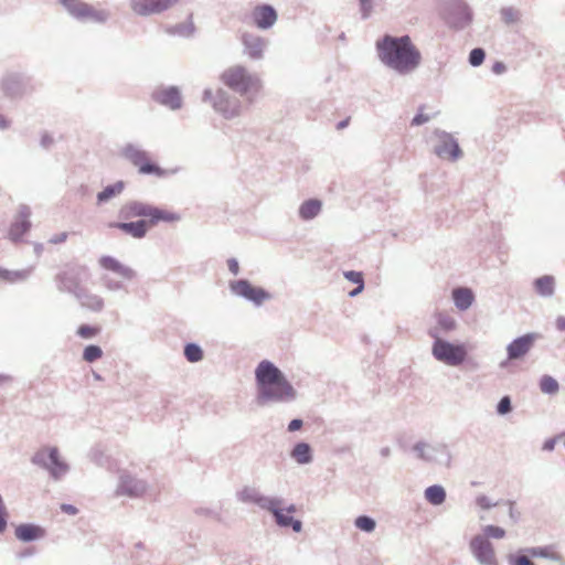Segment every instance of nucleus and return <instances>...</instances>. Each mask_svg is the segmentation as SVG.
Segmentation results:
<instances>
[{
    "label": "nucleus",
    "instance_id": "nucleus-1",
    "mask_svg": "<svg viewBox=\"0 0 565 565\" xmlns=\"http://www.w3.org/2000/svg\"><path fill=\"white\" fill-rule=\"evenodd\" d=\"M376 47L381 61L398 73H411L420 64L422 54L408 35H385L377 42Z\"/></svg>",
    "mask_w": 565,
    "mask_h": 565
},
{
    "label": "nucleus",
    "instance_id": "nucleus-2",
    "mask_svg": "<svg viewBox=\"0 0 565 565\" xmlns=\"http://www.w3.org/2000/svg\"><path fill=\"white\" fill-rule=\"evenodd\" d=\"M260 404L269 401L281 402L292 399L295 390L281 371L269 361H262L255 371Z\"/></svg>",
    "mask_w": 565,
    "mask_h": 565
},
{
    "label": "nucleus",
    "instance_id": "nucleus-3",
    "mask_svg": "<svg viewBox=\"0 0 565 565\" xmlns=\"http://www.w3.org/2000/svg\"><path fill=\"white\" fill-rule=\"evenodd\" d=\"M122 218L147 217L149 226H154L159 222L173 223L180 220V216L169 210L160 209L141 202H129L120 210Z\"/></svg>",
    "mask_w": 565,
    "mask_h": 565
},
{
    "label": "nucleus",
    "instance_id": "nucleus-4",
    "mask_svg": "<svg viewBox=\"0 0 565 565\" xmlns=\"http://www.w3.org/2000/svg\"><path fill=\"white\" fill-rule=\"evenodd\" d=\"M429 334L435 339L431 353L437 361L450 366H458L467 360L468 350L465 344L440 339L436 329L430 330Z\"/></svg>",
    "mask_w": 565,
    "mask_h": 565
},
{
    "label": "nucleus",
    "instance_id": "nucleus-5",
    "mask_svg": "<svg viewBox=\"0 0 565 565\" xmlns=\"http://www.w3.org/2000/svg\"><path fill=\"white\" fill-rule=\"evenodd\" d=\"M221 81L231 89L246 94L252 89L259 88V82L254 76L249 75L242 66H232L225 70L221 75Z\"/></svg>",
    "mask_w": 565,
    "mask_h": 565
},
{
    "label": "nucleus",
    "instance_id": "nucleus-6",
    "mask_svg": "<svg viewBox=\"0 0 565 565\" xmlns=\"http://www.w3.org/2000/svg\"><path fill=\"white\" fill-rule=\"evenodd\" d=\"M33 462L45 467L54 478L63 476L68 468L55 447H45L39 450L33 457Z\"/></svg>",
    "mask_w": 565,
    "mask_h": 565
},
{
    "label": "nucleus",
    "instance_id": "nucleus-7",
    "mask_svg": "<svg viewBox=\"0 0 565 565\" xmlns=\"http://www.w3.org/2000/svg\"><path fill=\"white\" fill-rule=\"evenodd\" d=\"M125 157L137 167L142 174H154L157 177H163L166 174V171L153 163L145 151L128 147L125 150Z\"/></svg>",
    "mask_w": 565,
    "mask_h": 565
},
{
    "label": "nucleus",
    "instance_id": "nucleus-8",
    "mask_svg": "<svg viewBox=\"0 0 565 565\" xmlns=\"http://www.w3.org/2000/svg\"><path fill=\"white\" fill-rule=\"evenodd\" d=\"M64 8L75 18L81 20L104 21L107 17L105 11L96 10L82 0H61Z\"/></svg>",
    "mask_w": 565,
    "mask_h": 565
},
{
    "label": "nucleus",
    "instance_id": "nucleus-9",
    "mask_svg": "<svg viewBox=\"0 0 565 565\" xmlns=\"http://www.w3.org/2000/svg\"><path fill=\"white\" fill-rule=\"evenodd\" d=\"M205 99L211 100L215 110L222 113L225 117H233L239 114V102L230 97L224 90L218 89L215 95L205 92Z\"/></svg>",
    "mask_w": 565,
    "mask_h": 565
},
{
    "label": "nucleus",
    "instance_id": "nucleus-10",
    "mask_svg": "<svg viewBox=\"0 0 565 565\" xmlns=\"http://www.w3.org/2000/svg\"><path fill=\"white\" fill-rule=\"evenodd\" d=\"M470 548L482 565H498L492 544L483 536L477 535L470 542Z\"/></svg>",
    "mask_w": 565,
    "mask_h": 565
},
{
    "label": "nucleus",
    "instance_id": "nucleus-11",
    "mask_svg": "<svg viewBox=\"0 0 565 565\" xmlns=\"http://www.w3.org/2000/svg\"><path fill=\"white\" fill-rule=\"evenodd\" d=\"M180 0H131V9L139 15H150L160 13Z\"/></svg>",
    "mask_w": 565,
    "mask_h": 565
},
{
    "label": "nucleus",
    "instance_id": "nucleus-12",
    "mask_svg": "<svg viewBox=\"0 0 565 565\" xmlns=\"http://www.w3.org/2000/svg\"><path fill=\"white\" fill-rule=\"evenodd\" d=\"M277 12L269 4H258L250 12V20L259 29H268L277 21Z\"/></svg>",
    "mask_w": 565,
    "mask_h": 565
},
{
    "label": "nucleus",
    "instance_id": "nucleus-13",
    "mask_svg": "<svg viewBox=\"0 0 565 565\" xmlns=\"http://www.w3.org/2000/svg\"><path fill=\"white\" fill-rule=\"evenodd\" d=\"M539 338L536 333H527L513 340L507 348L509 360L523 358Z\"/></svg>",
    "mask_w": 565,
    "mask_h": 565
},
{
    "label": "nucleus",
    "instance_id": "nucleus-14",
    "mask_svg": "<svg viewBox=\"0 0 565 565\" xmlns=\"http://www.w3.org/2000/svg\"><path fill=\"white\" fill-rule=\"evenodd\" d=\"M231 287L236 295L245 297L258 305L268 298V294L265 290L250 285L247 280H237L233 282Z\"/></svg>",
    "mask_w": 565,
    "mask_h": 565
},
{
    "label": "nucleus",
    "instance_id": "nucleus-15",
    "mask_svg": "<svg viewBox=\"0 0 565 565\" xmlns=\"http://www.w3.org/2000/svg\"><path fill=\"white\" fill-rule=\"evenodd\" d=\"M279 505L280 502L275 499L274 509H268V511L275 515L277 523L281 526H291L294 531L299 532L301 530V522L295 520L290 515V513L295 512V508H288L287 512L285 513L284 510L279 508Z\"/></svg>",
    "mask_w": 565,
    "mask_h": 565
},
{
    "label": "nucleus",
    "instance_id": "nucleus-16",
    "mask_svg": "<svg viewBox=\"0 0 565 565\" xmlns=\"http://www.w3.org/2000/svg\"><path fill=\"white\" fill-rule=\"evenodd\" d=\"M109 227L118 228L126 234L131 235L135 238H142L146 236L149 223L146 220H140L137 222H116L110 223Z\"/></svg>",
    "mask_w": 565,
    "mask_h": 565
},
{
    "label": "nucleus",
    "instance_id": "nucleus-17",
    "mask_svg": "<svg viewBox=\"0 0 565 565\" xmlns=\"http://www.w3.org/2000/svg\"><path fill=\"white\" fill-rule=\"evenodd\" d=\"M239 500L246 503H255L262 509L268 510L274 509V500L270 498L263 497L259 491L255 488L246 487L239 494Z\"/></svg>",
    "mask_w": 565,
    "mask_h": 565
},
{
    "label": "nucleus",
    "instance_id": "nucleus-18",
    "mask_svg": "<svg viewBox=\"0 0 565 565\" xmlns=\"http://www.w3.org/2000/svg\"><path fill=\"white\" fill-rule=\"evenodd\" d=\"M98 263L104 269L114 271L126 279L135 277V271L130 267L122 265L111 256H102Z\"/></svg>",
    "mask_w": 565,
    "mask_h": 565
},
{
    "label": "nucleus",
    "instance_id": "nucleus-19",
    "mask_svg": "<svg viewBox=\"0 0 565 565\" xmlns=\"http://www.w3.org/2000/svg\"><path fill=\"white\" fill-rule=\"evenodd\" d=\"M153 97L158 103L168 106L171 109H178L181 107L182 100L177 88L170 87L160 89L153 94Z\"/></svg>",
    "mask_w": 565,
    "mask_h": 565
},
{
    "label": "nucleus",
    "instance_id": "nucleus-20",
    "mask_svg": "<svg viewBox=\"0 0 565 565\" xmlns=\"http://www.w3.org/2000/svg\"><path fill=\"white\" fill-rule=\"evenodd\" d=\"M435 152L438 157L447 159H457L460 156V149L457 142L447 135L441 138Z\"/></svg>",
    "mask_w": 565,
    "mask_h": 565
},
{
    "label": "nucleus",
    "instance_id": "nucleus-21",
    "mask_svg": "<svg viewBox=\"0 0 565 565\" xmlns=\"http://www.w3.org/2000/svg\"><path fill=\"white\" fill-rule=\"evenodd\" d=\"M14 533L17 539L23 542L39 540L45 535L44 529L34 524H20L15 527Z\"/></svg>",
    "mask_w": 565,
    "mask_h": 565
},
{
    "label": "nucleus",
    "instance_id": "nucleus-22",
    "mask_svg": "<svg viewBox=\"0 0 565 565\" xmlns=\"http://www.w3.org/2000/svg\"><path fill=\"white\" fill-rule=\"evenodd\" d=\"M243 42L250 57L258 58L262 56L265 47V42L262 38L246 34L243 38Z\"/></svg>",
    "mask_w": 565,
    "mask_h": 565
},
{
    "label": "nucleus",
    "instance_id": "nucleus-23",
    "mask_svg": "<svg viewBox=\"0 0 565 565\" xmlns=\"http://www.w3.org/2000/svg\"><path fill=\"white\" fill-rule=\"evenodd\" d=\"M452 298L458 309L466 310L473 301V294L468 288H456L452 291Z\"/></svg>",
    "mask_w": 565,
    "mask_h": 565
},
{
    "label": "nucleus",
    "instance_id": "nucleus-24",
    "mask_svg": "<svg viewBox=\"0 0 565 565\" xmlns=\"http://www.w3.org/2000/svg\"><path fill=\"white\" fill-rule=\"evenodd\" d=\"M554 277L548 275L542 276L534 281L536 292L543 297L552 296L554 292Z\"/></svg>",
    "mask_w": 565,
    "mask_h": 565
},
{
    "label": "nucleus",
    "instance_id": "nucleus-25",
    "mask_svg": "<svg viewBox=\"0 0 565 565\" xmlns=\"http://www.w3.org/2000/svg\"><path fill=\"white\" fill-rule=\"evenodd\" d=\"M321 210V202L319 200L305 201L300 209L299 214L303 220L313 218Z\"/></svg>",
    "mask_w": 565,
    "mask_h": 565
},
{
    "label": "nucleus",
    "instance_id": "nucleus-26",
    "mask_svg": "<svg viewBox=\"0 0 565 565\" xmlns=\"http://www.w3.org/2000/svg\"><path fill=\"white\" fill-rule=\"evenodd\" d=\"M29 211L24 209L20 212L19 220L12 225L11 227V235L12 236H22L25 234L30 228V222H29Z\"/></svg>",
    "mask_w": 565,
    "mask_h": 565
},
{
    "label": "nucleus",
    "instance_id": "nucleus-27",
    "mask_svg": "<svg viewBox=\"0 0 565 565\" xmlns=\"http://www.w3.org/2000/svg\"><path fill=\"white\" fill-rule=\"evenodd\" d=\"M291 456L298 463L310 462L311 461L310 446L306 443L297 444L291 452Z\"/></svg>",
    "mask_w": 565,
    "mask_h": 565
},
{
    "label": "nucleus",
    "instance_id": "nucleus-28",
    "mask_svg": "<svg viewBox=\"0 0 565 565\" xmlns=\"http://www.w3.org/2000/svg\"><path fill=\"white\" fill-rule=\"evenodd\" d=\"M425 498L431 504H441L445 501L446 493L443 487L440 486H431L428 487L425 491Z\"/></svg>",
    "mask_w": 565,
    "mask_h": 565
},
{
    "label": "nucleus",
    "instance_id": "nucleus-29",
    "mask_svg": "<svg viewBox=\"0 0 565 565\" xmlns=\"http://www.w3.org/2000/svg\"><path fill=\"white\" fill-rule=\"evenodd\" d=\"M74 274L68 270H64L57 275V280L62 285V288L68 291H75L79 288V281L76 280Z\"/></svg>",
    "mask_w": 565,
    "mask_h": 565
},
{
    "label": "nucleus",
    "instance_id": "nucleus-30",
    "mask_svg": "<svg viewBox=\"0 0 565 565\" xmlns=\"http://www.w3.org/2000/svg\"><path fill=\"white\" fill-rule=\"evenodd\" d=\"M124 190V183L117 182L115 184L106 186L102 192L98 193L97 199L99 202L107 201L117 194L121 193Z\"/></svg>",
    "mask_w": 565,
    "mask_h": 565
},
{
    "label": "nucleus",
    "instance_id": "nucleus-31",
    "mask_svg": "<svg viewBox=\"0 0 565 565\" xmlns=\"http://www.w3.org/2000/svg\"><path fill=\"white\" fill-rule=\"evenodd\" d=\"M344 277L348 280H350L351 282L358 285V287L355 289L350 291V296L351 297H354V296L359 295L363 290V288H364V280H363L362 273L350 270V271H345L344 273Z\"/></svg>",
    "mask_w": 565,
    "mask_h": 565
},
{
    "label": "nucleus",
    "instance_id": "nucleus-32",
    "mask_svg": "<svg viewBox=\"0 0 565 565\" xmlns=\"http://www.w3.org/2000/svg\"><path fill=\"white\" fill-rule=\"evenodd\" d=\"M541 391L547 394H554L558 391V383L550 375H544L540 382Z\"/></svg>",
    "mask_w": 565,
    "mask_h": 565
},
{
    "label": "nucleus",
    "instance_id": "nucleus-33",
    "mask_svg": "<svg viewBox=\"0 0 565 565\" xmlns=\"http://www.w3.org/2000/svg\"><path fill=\"white\" fill-rule=\"evenodd\" d=\"M184 355L190 362L201 361L203 358V352L201 348L196 344H188L184 349Z\"/></svg>",
    "mask_w": 565,
    "mask_h": 565
},
{
    "label": "nucleus",
    "instance_id": "nucleus-34",
    "mask_svg": "<svg viewBox=\"0 0 565 565\" xmlns=\"http://www.w3.org/2000/svg\"><path fill=\"white\" fill-rule=\"evenodd\" d=\"M102 355H103V351L97 345H88L85 348V350L83 352V359L89 363L100 359Z\"/></svg>",
    "mask_w": 565,
    "mask_h": 565
},
{
    "label": "nucleus",
    "instance_id": "nucleus-35",
    "mask_svg": "<svg viewBox=\"0 0 565 565\" xmlns=\"http://www.w3.org/2000/svg\"><path fill=\"white\" fill-rule=\"evenodd\" d=\"M355 525L358 529L365 531V532H372L375 529V522L369 516H359L355 520Z\"/></svg>",
    "mask_w": 565,
    "mask_h": 565
},
{
    "label": "nucleus",
    "instance_id": "nucleus-36",
    "mask_svg": "<svg viewBox=\"0 0 565 565\" xmlns=\"http://www.w3.org/2000/svg\"><path fill=\"white\" fill-rule=\"evenodd\" d=\"M99 332L98 327H92L87 324H83L78 328L77 334L83 339H90L97 335Z\"/></svg>",
    "mask_w": 565,
    "mask_h": 565
},
{
    "label": "nucleus",
    "instance_id": "nucleus-37",
    "mask_svg": "<svg viewBox=\"0 0 565 565\" xmlns=\"http://www.w3.org/2000/svg\"><path fill=\"white\" fill-rule=\"evenodd\" d=\"M484 60V51L482 49H473L470 52L469 62L473 66H479Z\"/></svg>",
    "mask_w": 565,
    "mask_h": 565
},
{
    "label": "nucleus",
    "instance_id": "nucleus-38",
    "mask_svg": "<svg viewBox=\"0 0 565 565\" xmlns=\"http://www.w3.org/2000/svg\"><path fill=\"white\" fill-rule=\"evenodd\" d=\"M438 326H439L440 330H443V331H450V330L455 329L456 322L450 317L439 315Z\"/></svg>",
    "mask_w": 565,
    "mask_h": 565
},
{
    "label": "nucleus",
    "instance_id": "nucleus-39",
    "mask_svg": "<svg viewBox=\"0 0 565 565\" xmlns=\"http://www.w3.org/2000/svg\"><path fill=\"white\" fill-rule=\"evenodd\" d=\"M483 532L487 536L493 539H502L505 535V531L499 526L488 525L483 529Z\"/></svg>",
    "mask_w": 565,
    "mask_h": 565
},
{
    "label": "nucleus",
    "instance_id": "nucleus-40",
    "mask_svg": "<svg viewBox=\"0 0 565 565\" xmlns=\"http://www.w3.org/2000/svg\"><path fill=\"white\" fill-rule=\"evenodd\" d=\"M501 15L505 23H513L519 19V12L512 8L502 9Z\"/></svg>",
    "mask_w": 565,
    "mask_h": 565
},
{
    "label": "nucleus",
    "instance_id": "nucleus-41",
    "mask_svg": "<svg viewBox=\"0 0 565 565\" xmlns=\"http://www.w3.org/2000/svg\"><path fill=\"white\" fill-rule=\"evenodd\" d=\"M529 552L534 557H551V558L556 557L555 553L551 548H547V547L531 548Z\"/></svg>",
    "mask_w": 565,
    "mask_h": 565
},
{
    "label": "nucleus",
    "instance_id": "nucleus-42",
    "mask_svg": "<svg viewBox=\"0 0 565 565\" xmlns=\"http://www.w3.org/2000/svg\"><path fill=\"white\" fill-rule=\"evenodd\" d=\"M0 277L2 279H6L8 281H15L19 279H23L24 275L18 271H10L7 269H0Z\"/></svg>",
    "mask_w": 565,
    "mask_h": 565
},
{
    "label": "nucleus",
    "instance_id": "nucleus-43",
    "mask_svg": "<svg viewBox=\"0 0 565 565\" xmlns=\"http://www.w3.org/2000/svg\"><path fill=\"white\" fill-rule=\"evenodd\" d=\"M511 411V401L504 396L498 404V413L504 415Z\"/></svg>",
    "mask_w": 565,
    "mask_h": 565
},
{
    "label": "nucleus",
    "instance_id": "nucleus-44",
    "mask_svg": "<svg viewBox=\"0 0 565 565\" xmlns=\"http://www.w3.org/2000/svg\"><path fill=\"white\" fill-rule=\"evenodd\" d=\"M478 505L482 509H490L491 507L495 505V503H491L487 497L482 495L477 499Z\"/></svg>",
    "mask_w": 565,
    "mask_h": 565
},
{
    "label": "nucleus",
    "instance_id": "nucleus-45",
    "mask_svg": "<svg viewBox=\"0 0 565 565\" xmlns=\"http://www.w3.org/2000/svg\"><path fill=\"white\" fill-rule=\"evenodd\" d=\"M429 120V117L424 114H418L413 118L412 125L419 126Z\"/></svg>",
    "mask_w": 565,
    "mask_h": 565
},
{
    "label": "nucleus",
    "instance_id": "nucleus-46",
    "mask_svg": "<svg viewBox=\"0 0 565 565\" xmlns=\"http://www.w3.org/2000/svg\"><path fill=\"white\" fill-rule=\"evenodd\" d=\"M513 565H534V563L526 556L515 557Z\"/></svg>",
    "mask_w": 565,
    "mask_h": 565
},
{
    "label": "nucleus",
    "instance_id": "nucleus-47",
    "mask_svg": "<svg viewBox=\"0 0 565 565\" xmlns=\"http://www.w3.org/2000/svg\"><path fill=\"white\" fill-rule=\"evenodd\" d=\"M61 510L70 515H75L78 512V510L72 504H62Z\"/></svg>",
    "mask_w": 565,
    "mask_h": 565
},
{
    "label": "nucleus",
    "instance_id": "nucleus-48",
    "mask_svg": "<svg viewBox=\"0 0 565 565\" xmlns=\"http://www.w3.org/2000/svg\"><path fill=\"white\" fill-rule=\"evenodd\" d=\"M302 427V420L301 419H292L288 425L289 431H296Z\"/></svg>",
    "mask_w": 565,
    "mask_h": 565
},
{
    "label": "nucleus",
    "instance_id": "nucleus-49",
    "mask_svg": "<svg viewBox=\"0 0 565 565\" xmlns=\"http://www.w3.org/2000/svg\"><path fill=\"white\" fill-rule=\"evenodd\" d=\"M142 491H143V486L141 483H136L134 489H125V492H127L130 495H138Z\"/></svg>",
    "mask_w": 565,
    "mask_h": 565
},
{
    "label": "nucleus",
    "instance_id": "nucleus-50",
    "mask_svg": "<svg viewBox=\"0 0 565 565\" xmlns=\"http://www.w3.org/2000/svg\"><path fill=\"white\" fill-rule=\"evenodd\" d=\"M227 266H228V269L231 270V273H233L234 275L238 274L239 266H238V263L236 262V259H230L227 262Z\"/></svg>",
    "mask_w": 565,
    "mask_h": 565
},
{
    "label": "nucleus",
    "instance_id": "nucleus-51",
    "mask_svg": "<svg viewBox=\"0 0 565 565\" xmlns=\"http://www.w3.org/2000/svg\"><path fill=\"white\" fill-rule=\"evenodd\" d=\"M558 438H561V436H557L556 438L546 440L543 448L545 450H550V451L553 450L555 448V445H556V441Z\"/></svg>",
    "mask_w": 565,
    "mask_h": 565
},
{
    "label": "nucleus",
    "instance_id": "nucleus-52",
    "mask_svg": "<svg viewBox=\"0 0 565 565\" xmlns=\"http://www.w3.org/2000/svg\"><path fill=\"white\" fill-rule=\"evenodd\" d=\"M509 505H510V509H509L510 516H511V519L516 521L520 516V512L515 511L513 502H509Z\"/></svg>",
    "mask_w": 565,
    "mask_h": 565
},
{
    "label": "nucleus",
    "instance_id": "nucleus-53",
    "mask_svg": "<svg viewBox=\"0 0 565 565\" xmlns=\"http://www.w3.org/2000/svg\"><path fill=\"white\" fill-rule=\"evenodd\" d=\"M492 70L495 74H502L505 71V65L501 62H497Z\"/></svg>",
    "mask_w": 565,
    "mask_h": 565
},
{
    "label": "nucleus",
    "instance_id": "nucleus-54",
    "mask_svg": "<svg viewBox=\"0 0 565 565\" xmlns=\"http://www.w3.org/2000/svg\"><path fill=\"white\" fill-rule=\"evenodd\" d=\"M66 237H67V235L65 233H63V234L52 238L51 242L54 243V244H58V243L64 242L66 239Z\"/></svg>",
    "mask_w": 565,
    "mask_h": 565
},
{
    "label": "nucleus",
    "instance_id": "nucleus-55",
    "mask_svg": "<svg viewBox=\"0 0 565 565\" xmlns=\"http://www.w3.org/2000/svg\"><path fill=\"white\" fill-rule=\"evenodd\" d=\"M93 300H94V303H93L94 309H100L103 307V300L100 298L94 297Z\"/></svg>",
    "mask_w": 565,
    "mask_h": 565
},
{
    "label": "nucleus",
    "instance_id": "nucleus-56",
    "mask_svg": "<svg viewBox=\"0 0 565 565\" xmlns=\"http://www.w3.org/2000/svg\"><path fill=\"white\" fill-rule=\"evenodd\" d=\"M556 326L559 330H565V318H558L556 320Z\"/></svg>",
    "mask_w": 565,
    "mask_h": 565
},
{
    "label": "nucleus",
    "instance_id": "nucleus-57",
    "mask_svg": "<svg viewBox=\"0 0 565 565\" xmlns=\"http://www.w3.org/2000/svg\"><path fill=\"white\" fill-rule=\"evenodd\" d=\"M348 124H349V118H348V119H345V120L340 121V122L338 124L337 128H338V129H343L344 127H347V126H348Z\"/></svg>",
    "mask_w": 565,
    "mask_h": 565
},
{
    "label": "nucleus",
    "instance_id": "nucleus-58",
    "mask_svg": "<svg viewBox=\"0 0 565 565\" xmlns=\"http://www.w3.org/2000/svg\"><path fill=\"white\" fill-rule=\"evenodd\" d=\"M11 380L10 376L0 374V383L9 382Z\"/></svg>",
    "mask_w": 565,
    "mask_h": 565
},
{
    "label": "nucleus",
    "instance_id": "nucleus-59",
    "mask_svg": "<svg viewBox=\"0 0 565 565\" xmlns=\"http://www.w3.org/2000/svg\"><path fill=\"white\" fill-rule=\"evenodd\" d=\"M462 11L465 13V23H468L470 21V14L467 12L466 8H462Z\"/></svg>",
    "mask_w": 565,
    "mask_h": 565
},
{
    "label": "nucleus",
    "instance_id": "nucleus-60",
    "mask_svg": "<svg viewBox=\"0 0 565 565\" xmlns=\"http://www.w3.org/2000/svg\"><path fill=\"white\" fill-rule=\"evenodd\" d=\"M363 3L366 2L367 0H361Z\"/></svg>",
    "mask_w": 565,
    "mask_h": 565
}]
</instances>
